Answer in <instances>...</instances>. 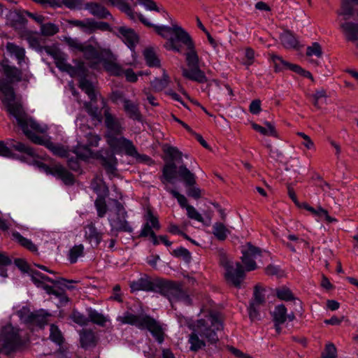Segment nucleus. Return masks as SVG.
Segmentation results:
<instances>
[{"label":"nucleus","instance_id":"1","mask_svg":"<svg viewBox=\"0 0 358 358\" xmlns=\"http://www.w3.org/2000/svg\"><path fill=\"white\" fill-rule=\"evenodd\" d=\"M157 32L163 37H167V34H171L174 36L170 37L164 46L168 50H173L180 52L181 45L179 42L185 45L189 50L186 54V61L188 67L199 66V57L194 50V43L189 35L178 24H172V27H157Z\"/></svg>","mask_w":358,"mask_h":358},{"label":"nucleus","instance_id":"2","mask_svg":"<svg viewBox=\"0 0 358 358\" xmlns=\"http://www.w3.org/2000/svg\"><path fill=\"white\" fill-rule=\"evenodd\" d=\"M221 329H222V323L215 314H210L206 320H198L193 331L189 336L190 350L197 352L206 346L205 342L200 339L199 336L206 338L212 344L217 343L218 336L216 331Z\"/></svg>","mask_w":358,"mask_h":358},{"label":"nucleus","instance_id":"3","mask_svg":"<svg viewBox=\"0 0 358 358\" xmlns=\"http://www.w3.org/2000/svg\"><path fill=\"white\" fill-rule=\"evenodd\" d=\"M9 145L15 150L24 153L27 157L31 158V160L27 162L29 164H33L37 166L40 170L43 171L48 174H51L57 178L62 180L66 185H72L75 182L73 175L70 173L64 166L60 164H55L52 167H50L43 162L36 159L38 155L32 148L22 142L15 141L14 139L9 140Z\"/></svg>","mask_w":358,"mask_h":358},{"label":"nucleus","instance_id":"4","mask_svg":"<svg viewBox=\"0 0 358 358\" xmlns=\"http://www.w3.org/2000/svg\"><path fill=\"white\" fill-rule=\"evenodd\" d=\"M73 152L78 159L86 161L90 158L98 159L110 178L117 176V159L108 149H101L93 152L87 145L78 144L73 148Z\"/></svg>","mask_w":358,"mask_h":358},{"label":"nucleus","instance_id":"5","mask_svg":"<svg viewBox=\"0 0 358 358\" xmlns=\"http://www.w3.org/2000/svg\"><path fill=\"white\" fill-rule=\"evenodd\" d=\"M117 320L122 324H130L141 330L149 331L156 341L162 343L164 340V332L161 324L147 314L135 315L129 311L118 316Z\"/></svg>","mask_w":358,"mask_h":358},{"label":"nucleus","instance_id":"6","mask_svg":"<svg viewBox=\"0 0 358 358\" xmlns=\"http://www.w3.org/2000/svg\"><path fill=\"white\" fill-rule=\"evenodd\" d=\"M6 108L7 111L15 118L17 125L27 138L34 132H45L46 128L41 127L34 120L28 117L20 103L13 101L6 106Z\"/></svg>","mask_w":358,"mask_h":358},{"label":"nucleus","instance_id":"7","mask_svg":"<svg viewBox=\"0 0 358 358\" xmlns=\"http://www.w3.org/2000/svg\"><path fill=\"white\" fill-rule=\"evenodd\" d=\"M20 329L10 324L3 326L0 330V348L8 355L23 345Z\"/></svg>","mask_w":358,"mask_h":358},{"label":"nucleus","instance_id":"8","mask_svg":"<svg viewBox=\"0 0 358 358\" xmlns=\"http://www.w3.org/2000/svg\"><path fill=\"white\" fill-rule=\"evenodd\" d=\"M160 294L167 298L171 303L180 301L187 306L192 304V299L181 282L164 279Z\"/></svg>","mask_w":358,"mask_h":358},{"label":"nucleus","instance_id":"9","mask_svg":"<svg viewBox=\"0 0 358 358\" xmlns=\"http://www.w3.org/2000/svg\"><path fill=\"white\" fill-rule=\"evenodd\" d=\"M177 175V166L175 163H166L162 169V175L160 176V180L164 185V189L171 193L172 196L176 198L182 208L190 206L187 204V199L186 197L180 194L178 192L171 189L169 184H174Z\"/></svg>","mask_w":358,"mask_h":358},{"label":"nucleus","instance_id":"10","mask_svg":"<svg viewBox=\"0 0 358 358\" xmlns=\"http://www.w3.org/2000/svg\"><path fill=\"white\" fill-rule=\"evenodd\" d=\"M220 262L225 269L227 281L236 287H240L242 281L245 278V271L241 263L236 262L234 264L229 260L224 254L220 255Z\"/></svg>","mask_w":358,"mask_h":358},{"label":"nucleus","instance_id":"11","mask_svg":"<svg viewBox=\"0 0 358 358\" xmlns=\"http://www.w3.org/2000/svg\"><path fill=\"white\" fill-rule=\"evenodd\" d=\"M107 143L112 150H110L114 155L115 153L120 154L124 152L127 155L136 157L138 152L133 142L124 138V136H117L106 139Z\"/></svg>","mask_w":358,"mask_h":358},{"label":"nucleus","instance_id":"12","mask_svg":"<svg viewBox=\"0 0 358 358\" xmlns=\"http://www.w3.org/2000/svg\"><path fill=\"white\" fill-rule=\"evenodd\" d=\"M115 215L114 217H110L108 220L111 227V231L131 233L133 228L126 220L127 215L123 205L118 201H115Z\"/></svg>","mask_w":358,"mask_h":358},{"label":"nucleus","instance_id":"13","mask_svg":"<svg viewBox=\"0 0 358 358\" xmlns=\"http://www.w3.org/2000/svg\"><path fill=\"white\" fill-rule=\"evenodd\" d=\"M177 173L180 178L184 182L185 186L188 187L187 194L189 196L195 199L201 197V189L194 187L196 184V176L185 165H181L177 168Z\"/></svg>","mask_w":358,"mask_h":358},{"label":"nucleus","instance_id":"14","mask_svg":"<svg viewBox=\"0 0 358 358\" xmlns=\"http://www.w3.org/2000/svg\"><path fill=\"white\" fill-rule=\"evenodd\" d=\"M164 279L157 278L151 280L148 277L141 278L137 280L130 282V288L132 292L138 291L155 292L161 293Z\"/></svg>","mask_w":358,"mask_h":358},{"label":"nucleus","instance_id":"15","mask_svg":"<svg viewBox=\"0 0 358 358\" xmlns=\"http://www.w3.org/2000/svg\"><path fill=\"white\" fill-rule=\"evenodd\" d=\"M31 281L38 287H42L44 289L45 286H48L45 285V282H50L54 285H61L67 287L68 289H73L74 286L69 285L73 282H76L74 280H68L63 278H59L57 279H52L48 276L41 273V272L36 270H30L29 273Z\"/></svg>","mask_w":358,"mask_h":358},{"label":"nucleus","instance_id":"16","mask_svg":"<svg viewBox=\"0 0 358 358\" xmlns=\"http://www.w3.org/2000/svg\"><path fill=\"white\" fill-rule=\"evenodd\" d=\"M108 2L113 6H117L122 12L124 13L131 20L135 21L136 17L139 19V20L145 26L148 27H155L157 31L156 27L157 26H155L150 22L141 13H136L131 8L128 3H127L124 0H107Z\"/></svg>","mask_w":358,"mask_h":358},{"label":"nucleus","instance_id":"17","mask_svg":"<svg viewBox=\"0 0 358 358\" xmlns=\"http://www.w3.org/2000/svg\"><path fill=\"white\" fill-rule=\"evenodd\" d=\"M104 116L105 124L107 129L106 138L122 135L124 131L122 121L110 114L108 110H105Z\"/></svg>","mask_w":358,"mask_h":358},{"label":"nucleus","instance_id":"18","mask_svg":"<svg viewBox=\"0 0 358 358\" xmlns=\"http://www.w3.org/2000/svg\"><path fill=\"white\" fill-rule=\"evenodd\" d=\"M264 289L259 285H255L254 288L253 297L248 308L249 316L251 320L259 318V308L265 303Z\"/></svg>","mask_w":358,"mask_h":358},{"label":"nucleus","instance_id":"19","mask_svg":"<svg viewBox=\"0 0 358 358\" xmlns=\"http://www.w3.org/2000/svg\"><path fill=\"white\" fill-rule=\"evenodd\" d=\"M28 138L36 144L45 145L55 155L61 157L69 156V152L64 145L55 143L48 139H43L41 136L34 134V132Z\"/></svg>","mask_w":358,"mask_h":358},{"label":"nucleus","instance_id":"20","mask_svg":"<svg viewBox=\"0 0 358 358\" xmlns=\"http://www.w3.org/2000/svg\"><path fill=\"white\" fill-rule=\"evenodd\" d=\"M261 252L259 248L252 245L250 243L247 244V249L242 250L243 256L241 257L246 271H250L257 268L255 259L261 256Z\"/></svg>","mask_w":358,"mask_h":358},{"label":"nucleus","instance_id":"21","mask_svg":"<svg viewBox=\"0 0 358 358\" xmlns=\"http://www.w3.org/2000/svg\"><path fill=\"white\" fill-rule=\"evenodd\" d=\"M145 223L138 235L139 238L155 236L154 229L158 231L160 229V224L158 218L155 216L150 210H148L144 215Z\"/></svg>","mask_w":358,"mask_h":358},{"label":"nucleus","instance_id":"22","mask_svg":"<svg viewBox=\"0 0 358 358\" xmlns=\"http://www.w3.org/2000/svg\"><path fill=\"white\" fill-rule=\"evenodd\" d=\"M45 50L48 55L53 58L56 66L60 71L66 72L69 74L70 71H73V66L67 63V55L66 54L50 47H45Z\"/></svg>","mask_w":358,"mask_h":358},{"label":"nucleus","instance_id":"23","mask_svg":"<svg viewBox=\"0 0 358 358\" xmlns=\"http://www.w3.org/2000/svg\"><path fill=\"white\" fill-rule=\"evenodd\" d=\"M0 71L6 77L8 85L21 81L22 73L21 70L15 66L8 64L7 60L0 62Z\"/></svg>","mask_w":358,"mask_h":358},{"label":"nucleus","instance_id":"24","mask_svg":"<svg viewBox=\"0 0 358 358\" xmlns=\"http://www.w3.org/2000/svg\"><path fill=\"white\" fill-rule=\"evenodd\" d=\"M81 52L84 58L90 61V66L92 69H96L102 60L101 54L92 45L85 44Z\"/></svg>","mask_w":358,"mask_h":358},{"label":"nucleus","instance_id":"25","mask_svg":"<svg viewBox=\"0 0 358 358\" xmlns=\"http://www.w3.org/2000/svg\"><path fill=\"white\" fill-rule=\"evenodd\" d=\"M103 233L99 231L94 223L90 222L85 227V238L93 248H97L102 241Z\"/></svg>","mask_w":358,"mask_h":358},{"label":"nucleus","instance_id":"26","mask_svg":"<svg viewBox=\"0 0 358 358\" xmlns=\"http://www.w3.org/2000/svg\"><path fill=\"white\" fill-rule=\"evenodd\" d=\"M50 316V314L45 313L43 310L31 313L26 318V322L31 325L43 328L48 324V318Z\"/></svg>","mask_w":358,"mask_h":358},{"label":"nucleus","instance_id":"27","mask_svg":"<svg viewBox=\"0 0 358 358\" xmlns=\"http://www.w3.org/2000/svg\"><path fill=\"white\" fill-rule=\"evenodd\" d=\"M87 9L90 14L97 17L99 19L112 18V15L109 10L102 4L96 2H88L85 4Z\"/></svg>","mask_w":358,"mask_h":358},{"label":"nucleus","instance_id":"28","mask_svg":"<svg viewBox=\"0 0 358 358\" xmlns=\"http://www.w3.org/2000/svg\"><path fill=\"white\" fill-rule=\"evenodd\" d=\"M122 102L127 115L133 120L142 122L143 117L138 105L127 99H122Z\"/></svg>","mask_w":358,"mask_h":358},{"label":"nucleus","instance_id":"29","mask_svg":"<svg viewBox=\"0 0 358 358\" xmlns=\"http://www.w3.org/2000/svg\"><path fill=\"white\" fill-rule=\"evenodd\" d=\"M182 76L191 80L200 83L207 81L205 73L200 69L199 66L189 67V69H182Z\"/></svg>","mask_w":358,"mask_h":358},{"label":"nucleus","instance_id":"30","mask_svg":"<svg viewBox=\"0 0 358 358\" xmlns=\"http://www.w3.org/2000/svg\"><path fill=\"white\" fill-rule=\"evenodd\" d=\"M341 28L347 41L352 42L358 41V24L347 22L342 23ZM357 45L358 46V42Z\"/></svg>","mask_w":358,"mask_h":358},{"label":"nucleus","instance_id":"31","mask_svg":"<svg viewBox=\"0 0 358 358\" xmlns=\"http://www.w3.org/2000/svg\"><path fill=\"white\" fill-rule=\"evenodd\" d=\"M24 11L22 12L20 10H13L10 11L8 19L10 23V25L15 29H22L27 22V19L24 15Z\"/></svg>","mask_w":358,"mask_h":358},{"label":"nucleus","instance_id":"32","mask_svg":"<svg viewBox=\"0 0 358 358\" xmlns=\"http://www.w3.org/2000/svg\"><path fill=\"white\" fill-rule=\"evenodd\" d=\"M117 30L122 35L123 41L129 48H133L138 43V36L132 29L120 27Z\"/></svg>","mask_w":358,"mask_h":358},{"label":"nucleus","instance_id":"33","mask_svg":"<svg viewBox=\"0 0 358 358\" xmlns=\"http://www.w3.org/2000/svg\"><path fill=\"white\" fill-rule=\"evenodd\" d=\"M0 91H1L3 94L1 100L5 106L15 101L13 88L10 85L6 83L5 80L0 82Z\"/></svg>","mask_w":358,"mask_h":358},{"label":"nucleus","instance_id":"34","mask_svg":"<svg viewBox=\"0 0 358 358\" xmlns=\"http://www.w3.org/2000/svg\"><path fill=\"white\" fill-rule=\"evenodd\" d=\"M80 342L81 347L87 348L96 345V337L93 331L83 329L80 332Z\"/></svg>","mask_w":358,"mask_h":358},{"label":"nucleus","instance_id":"35","mask_svg":"<svg viewBox=\"0 0 358 358\" xmlns=\"http://www.w3.org/2000/svg\"><path fill=\"white\" fill-rule=\"evenodd\" d=\"M87 313L89 322H91L99 326L104 327L106 322L108 320L107 317L92 308H87Z\"/></svg>","mask_w":358,"mask_h":358},{"label":"nucleus","instance_id":"36","mask_svg":"<svg viewBox=\"0 0 358 358\" xmlns=\"http://www.w3.org/2000/svg\"><path fill=\"white\" fill-rule=\"evenodd\" d=\"M13 240L31 252H36L37 246L30 239L23 237L18 231L12 232Z\"/></svg>","mask_w":358,"mask_h":358},{"label":"nucleus","instance_id":"37","mask_svg":"<svg viewBox=\"0 0 358 358\" xmlns=\"http://www.w3.org/2000/svg\"><path fill=\"white\" fill-rule=\"evenodd\" d=\"M103 66L104 69L111 76H121L124 70L122 66L114 61L103 59Z\"/></svg>","mask_w":358,"mask_h":358},{"label":"nucleus","instance_id":"38","mask_svg":"<svg viewBox=\"0 0 358 358\" xmlns=\"http://www.w3.org/2000/svg\"><path fill=\"white\" fill-rule=\"evenodd\" d=\"M275 326L281 325L287 320V308L285 305L281 304L275 306L273 313Z\"/></svg>","mask_w":358,"mask_h":358},{"label":"nucleus","instance_id":"39","mask_svg":"<svg viewBox=\"0 0 358 358\" xmlns=\"http://www.w3.org/2000/svg\"><path fill=\"white\" fill-rule=\"evenodd\" d=\"M69 24L71 26L80 28L83 32L87 34H92V19L86 18L83 20H69Z\"/></svg>","mask_w":358,"mask_h":358},{"label":"nucleus","instance_id":"40","mask_svg":"<svg viewBox=\"0 0 358 358\" xmlns=\"http://www.w3.org/2000/svg\"><path fill=\"white\" fill-rule=\"evenodd\" d=\"M79 87L88 95L92 101L96 100V94L94 86L86 78H82L80 79Z\"/></svg>","mask_w":358,"mask_h":358},{"label":"nucleus","instance_id":"41","mask_svg":"<svg viewBox=\"0 0 358 358\" xmlns=\"http://www.w3.org/2000/svg\"><path fill=\"white\" fill-rule=\"evenodd\" d=\"M213 233L218 240L224 241L227 238L230 231L224 224L215 222L213 226Z\"/></svg>","mask_w":358,"mask_h":358},{"label":"nucleus","instance_id":"42","mask_svg":"<svg viewBox=\"0 0 358 358\" xmlns=\"http://www.w3.org/2000/svg\"><path fill=\"white\" fill-rule=\"evenodd\" d=\"M143 56L146 64L150 67H158L160 66V61L152 48H146L143 52Z\"/></svg>","mask_w":358,"mask_h":358},{"label":"nucleus","instance_id":"43","mask_svg":"<svg viewBox=\"0 0 358 358\" xmlns=\"http://www.w3.org/2000/svg\"><path fill=\"white\" fill-rule=\"evenodd\" d=\"M280 40L286 48H295L298 45V40L290 32L285 31L280 36Z\"/></svg>","mask_w":358,"mask_h":358},{"label":"nucleus","instance_id":"44","mask_svg":"<svg viewBox=\"0 0 358 358\" xmlns=\"http://www.w3.org/2000/svg\"><path fill=\"white\" fill-rule=\"evenodd\" d=\"M275 294L279 299L282 301H289L296 299L290 289L285 286L276 288Z\"/></svg>","mask_w":358,"mask_h":358},{"label":"nucleus","instance_id":"45","mask_svg":"<svg viewBox=\"0 0 358 358\" xmlns=\"http://www.w3.org/2000/svg\"><path fill=\"white\" fill-rule=\"evenodd\" d=\"M84 255V246L83 244L76 245L69 251V260L71 264L77 262L78 257Z\"/></svg>","mask_w":358,"mask_h":358},{"label":"nucleus","instance_id":"46","mask_svg":"<svg viewBox=\"0 0 358 358\" xmlns=\"http://www.w3.org/2000/svg\"><path fill=\"white\" fill-rule=\"evenodd\" d=\"M50 339L58 345H62L64 341L61 331L53 324L50 328Z\"/></svg>","mask_w":358,"mask_h":358},{"label":"nucleus","instance_id":"47","mask_svg":"<svg viewBox=\"0 0 358 358\" xmlns=\"http://www.w3.org/2000/svg\"><path fill=\"white\" fill-rule=\"evenodd\" d=\"M87 72L88 70L85 66V63L80 61L75 66H73V71H69V75L71 77L79 76L80 79L82 78H86Z\"/></svg>","mask_w":358,"mask_h":358},{"label":"nucleus","instance_id":"48","mask_svg":"<svg viewBox=\"0 0 358 358\" xmlns=\"http://www.w3.org/2000/svg\"><path fill=\"white\" fill-rule=\"evenodd\" d=\"M59 28L54 23H42L41 25V33L45 36H51L59 32Z\"/></svg>","mask_w":358,"mask_h":358},{"label":"nucleus","instance_id":"49","mask_svg":"<svg viewBox=\"0 0 358 358\" xmlns=\"http://www.w3.org/2000/svg\"><path fill=\"white\" fill-rule=\"evenodd\" d=\"M6 49L11 55H14L19 61L24 59L25 56V51L24 48L16 45L13 43H8L6 45Z\"/></svg>","mask_w":358,"mask_h":358},{"label":"nucleus","instance_id":"50","mask_svg":"<svg viewBox=\"0 0 358 358\" xmlns=\"http://www.w3.org/2000/svg\"><path fill=\"white\" fill-rule=\"evenodd\" d=\"M84 106L87 113L92 117L93 120H96L99 122H101L102 116L101 110L98 107L93 106L91 102H86L85 103Z\"/></svg>","mask_w":358,"mask_h":358},{"label":"nucleus","instance_id":"51","mask_svg":"<svg viewBox=\"0 0 358 358\" xmlns=\"http://www.w3.org/2000/svg\"><path fill=\"white\" fill-rule=\"evenodd\" d=\"M270 57L274 64L275 71H280L288 69L289 63L284 60L281 57L274 54H271Z\"/></svg>","mask_w":358,"mask_h":358},{"label":"nucleus","instance_id":"52","mask_svg":"<svg viewBox=\"0 0 358 358\" xmlns=\"http://www.w3.org/2000/svg\"><path fill=\"white\" fill-rule=\"evenodd\" d=\"M169 84V77L164 73L162 78H155L151 82V86L155 91L159 92L163 90Z\"/></svg>","mask_w":358,"mask_h":358},{"label":"nucleus","instance_id":"53","mask_svg":"<svg viewBox=\"0 0 358 358\" xmlns=\"http://www.w3.org/2000/svg\"><path fill=\"white\" fill-rule=\"evenodd\" d=\"M313 105L317 108H320V104L326 101L327 93L324 89L317 90L315 94L311 95Z\"/></svg>","mask_w":358,"mask_h":358},{"label":"nucleus","instance_id":"54","mask_svg":"<svg viewBox=\"0 0 358 358\" xmlns=\"http://www.w3.org/2000/svg\"><path fill=\"white\" fill-rule=\"evenodd\" d=\"M70 318L72 320V321L80 326H86L89 323L88 317H86L85 315L76 310H73L70 315Z\"/></svg>","mask_w":358,"mask_h":358},{"label":"nucleus","instance_id":"55","mask_svg":"<svg viewBox=\"0 0 358 358\" xmlns=\"http://www.w3.org/2000/svg\"><path fill=\"white\" fill-rule=\"evenodd\" d=\"M94 206H95L96 211H97L98 217H104L106 213H107V210H108L105 199L101 196L98 197L95 200Z\"/></svg>","mask_w":358,"mask_h":358},{"label":"nucleus","instance_id":"56","mask_svg":"<svg viewBox=\"0 0 358 358\" xmlns=\"http://www.w3.org/2000/svg\"><path fill=\"white\" fill-rule=\"evenodd\" d=\"M164 152L171 158V162L169 163H174V160L178 161L182 159V152L176 147L169 145L164 148Z\"/></svg>","mask_w":358,"mask_h":358},{"label":"nucleus","instance_id":"57","mask_svg":"<svg viewBox=\"0 0 358 358\" xmlns=\"http://www.w3.org/2000/svg\"><path fill=\"white\" fill-rule=\"evenodd\" d=\"M306 54L308 57L315 56L320 58L322 56V47L317 42H314L307 47Z\"/></svg>","mask_w":358,"mask_h":358},{"label":"nucleus","instance_id":"58","mask_svg":"<svg viewBox=\"0 0 358 358\" xmlns=\"http://www.w3.org/2000/svg\"><path fill=\"white\" fill-rule=\"evenodd\" d=\"M353 13L354 10L350 2L348 0L343 1L341 6V10L338 13V15H343L344 17V20H347L353 15Z\"/></svg>","mask_w":358,"mask_h":358},{"label":"nucleus","instance_id":"59","mask_svg":"<svg viewBox=\"0 0 358 358\" xmlns=\"http://www.w3.org/2000/svg\"><path fill=\"white\" fill-rule=\"evenodd\" d=\"M139 3L145 6L147 10H155L158 13H162L164 16L167 15L168 13L162 8L158 7L153 0H138Z\"/></svg>","mask_w":358,"mask_h":358},{"label":"nucleus","instance_id":"60","mask_svg":"<svg viewBox=\"0 0 358 358\" xmlns=\"http://www.w3.org/2000/svg\"><path fill=\"white\" fill-rule=\"evenodd\" d=\"M65 43L73 51L81 52L85 43H81L78 38H65Z\"/></svg>","mask_w":358,"mask_h":358},{"label":"nucleus","instance_id":"61","mask_svg":"<svg viewBox=\"0 0 358 358\" xmlns=\"http://www.w3.org/2000/svg\"><path fill=\"white\" fill-rule=\"evenodd\" d=\"M337 350L334 344L330 343L325 345L324 350L322 352V358H336Z\"/></svg>","mask_w":358,"mask_h":358},{"label":"nucleus","instance_id":"62","mask_svg":"<svg viewBox=\"0 0 358 358\" xmlns=\"http://www.w3.org/2000/svg\"><path fill=\"white\" fill-rule=\"evenodd\" d=\"M172 255L176 257H182L185 262H189L192 256L189 250L183 247H180L172 252Z\"/></svg>","mask_w":358,"mask_h":358},{"label":"nucleus","instance_id":"63","mask_svg":"<svg viewBox=\"0 0 358 358\" xmlns=\"http://www.w3.org/2000/svg\"><path fill=\"white\" fill-rule=\"evenodd\" d=\"M187 214L189 218L196 220L198 222H203V219L201 215L192 206H187Z\"/></svg>","mask_w":358,"mask_h":358},{"label":"nucleus","instance_id":"64","mask_svg":"<svg viewBox=\"0 0 358 358\" xmlns=\"http://www.w3.org/2000/svg\"><path fill=\"white\" fill-rule=\"evenodd\" d=\"M87 138V145L88 147H97L99 145V142L101 140V137L94 133H89L86 135Z\"/></svg>","mask_w":358,"mask_h":358}]
</instances>
